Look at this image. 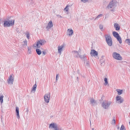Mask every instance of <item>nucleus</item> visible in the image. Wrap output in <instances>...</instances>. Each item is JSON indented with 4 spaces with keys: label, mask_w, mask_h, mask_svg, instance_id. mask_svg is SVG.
Masks as SVG:
<instances>
[{
    "label": "nucleus",
    "mask_w": 130,
    "mask_h": 130,
    "mask_svg": "<svg viewBox=\"0 0 130 130\" xmlns=\"http://www.w3.org/2000/svg\"><path fill=\"white\" fill-rule=\"evenodd\" d=\"M14 20L7 19L4 22V26L5 27L12 26L14 24Z\"/></svg>",
    "instance_id": "nucleus-1"
},
{
    "label": "nucleus",
    "mask_w": 130,
    "mask_h": 130,
    "mask_svg": "<svg viewBox=\"0 0 130 130\" xmlns=\"http://www.w3.org/2000/svg\"><path fill=\"white\" fill-rule=\"evenodd\" d=\"M49 128L53 130H63L56 123H52L49 125Z\"/></svg>",
    "instance_id": "nucleus-2"
},
{
    "label": "nucleus",
    "mask_w": 130,
    "mask_h": 130,
    "mask_svg": "<svg viewBox=\"0 0 130 130\" xmlns=\"http://www.w3.org/2000/svg\"><path fill=\"white\" fill-rule=\"evenodd\" d=\"M46 42V41L43 40H40L37 41V43L34 44L33 46L35 48H40L42 45H43Z\"/></svg>",
    "instance_id": "nucleus-3"
},
{
    "label": "nucleus",
    "mask_w": 130,
    "mask_h": 130,
    "mask_svg": "<svg viewBox=\"0 0 130 130\" xmlns=\"http://www.w3.org/2000/svg\"><path fill=\"white\" fill-rule=\"evenodd\" d=\"M112 57L114 59L118 61H120L122 59L120 55L116 52H114L112 53Z\"/></svg>",
    "instance_id": "nucleus-4"
},
{
    "label": "nucleus",
    "mask_w": 130,
    "mask_h": 130,
    "mask_svg": "<svg viewBox=\"0 0 130 130\" xmlns=\"http://www.w3.org/2000/svg\"><path fill=\"white\" fill-rule=\"evenodd\" d=\"M118 3L115 0L112 1L110 2L109 4L106 7V8L110 9L115 7L117 5Z\"/></svg>",
    "instance_id": "nucleus-5"
},
{
    "label": "nucleus",
    "mask_w": 130,
    "mask_h": 130,
    "mask_svg": "<svg viewBox=\"0 0 130 130\" xmlns=\"http://www.w3.org/2000/svg\"><path fill=\"white\" fill-rule=\"evenodd\" d=\"M112 103V102L110 101L104 100L103 102L102 106L103 108L107 109L108 108Z\"/></svg>",
    "instance_id": "nucleus-6"
},
{
    "label": "nucleus",
    "mask_w": 130,
    "mask_h": 130,
    "mask_svg": "<svg viewBox=\"0 0 130 130\" xmlns=\"http://www.w3.org/2000/svg\"><path fill=\"white\" fill-rule=\"evenodd\" d=\"M106 41L108 45L109 46H111L112 45V41L111 36L109 35L105 36Z\"/></svg>",
    "instance_id": "nucleus-7"
},
{
    "label": "nucleus",
    "mask_w": 130,
    "mask_h": 130,
    "mask_svg": "<svg viewBox=\"0 0 130 130\" xmlns=\"http://www.w3.org/2000/svg\"><path fill=\"white\" fill-rule=\"evenodd\" d=\"M72 52L73 53V55L74 56V57H75L78 58L79 57L82 59L83 58H84V59H86V58L85 55H80L79 54L78 52L76 51H73Z\"/></svg>",
    "instance_id": "nucleus-8"
},
{
    "label": "nucleus",
    "mask_w": 130,
    "mask_h": 130,
    "mask_svg": "<svg viewBox=\"0 0 130 130\" xmlns=\"http://www.w3.org/2000/svg\"><path fill=\"white\" fill-rule=\"evenodd\" d=\"M51 97V94L50 92H48L45 94L44 96L45 102L46 103H48L50 100Z\"/></svg>",
    "instance_id": "nucleus-9"
},
{
    "label": "nucleus",
    "mask_w": 130,
    "mask_h": 130,
    "mask_svg": "<svg viewBox=\"0 0 130 130\" xmlns=\"http://www.w3.org/2000/svg\"><path fill=\"white\" fill-rule=\"evenodd\" d=\"M66 44L63 43L61 45H59L58 47V53L59 54L61 55L63 49L65 48Z\"/></svg>",
    "instance_id": "nucleus-10"
},
{
    "label": "nucleus",
    "mask_w": 130,
    "mask_h": 130,
    "mask_svg": "<svg viewBox=\"0 0 130 130\" xmlns=\"http://www.w3.org/2000/svg\"><path fill=\"white\" fill-rule=\"evenodd\" d=\"M14 77L13 75L12 74L10 75L7 80V82L8 84L11 85L13 84L14 81Z\"/></svg>",
    "instance_id": "nucleus-11"
},
{
    "label": "nucleus",
    "mask_w": 130,
    "mask_h": 130,
    "mask_svg": "<svg viewBox=\"0 0 130 130\" xmlns=\"http://www.w3.org/2000/svg\"><path fill=\"white\" fill-rule=\"evenodd\" d=\"M116 101L117 103L120 104L123 102L124 100L123 99L121 96L117 95L116 97Z\"/></svg>",
    "instance_id": "nucleus-12"
},
{
    "label": "nucleus",
    "mask_w": 130,
    "mask_h": 130,
    "mask_svg": "<svg viewBox=\"0 0 130 130\" xmlns=\"http://www.w3.org/2000/svg\"><path fill=\"white\" fill-rule=\"evenodd\" d=\"M90 54L92 56L94 57L95 58H97L99 59L98 53L94 50H91Z\"/></svg>",
    "instance_id": "nucleus-13"
},
{
    "label": "nucleus",
    "mask_w": 130,
    "mask_h": 130,
    "mask_svg": "<svg viewBox=\"0 0 130 130\" xmlns=\"http://www.w3.org/2000/svg\"><path fill=\"white\" fill-rule=\"evenodd\" d=\"M67 35L69 37H71L74 35V31L71 28L67 29L66 32Z\"/></svg>",
    "instance_id": "nucleus-14"
},
{
    "label": "nucleus",
    "mask_w": 130,
    "mask_h": 130,
    "mask_svg": "<svg viewBox=\"0 0 130 130\" xmlns=\"http://www.w3.org/2000/svg\"><path fill=\"white\" fill-rule=\"evenodd\" d=\"M53 26V23L52 21H50L48 23L46 27V29L47 30H49Z\"/></svg>",
    "instance_id": "nucleus-15"
},
{
    "label": "nucleus",
    "mask_w": 130,
    "mask_h": 130,
    "mask_svg": "<svg viewBox=\"0 0 130 130\" xmlns=\"http://www.w3.org/2000/svg\"><path fill=\"white\" fill-rule=\"evenodd\" d=\"M71 5L68 4L66 5L64 9V11L67 13V14H68L70 10V8L71 7Z\"/></svg>",
    "instance_id": "nucleus-16"
},
{
    "label": "nucleus",
    "mask_w": 130,
    "mask_h": 130,
    "mask_svg": "<svg viewBox=\"0 0 130 130\" xmlns=\"http://www.w3.org/2000/svg\"><path fill=\"white\" fill-rule=\"evenodd\" d=\"M113 26L114 28H115L116 30L118 31L120 29V26L118 23H115L113 24Z\"/></svg>",
    "instance_id": "nucleus-17"
},
{
    "label": "nucleus",
    "mask_w": 130,
    "mask_h": 130,
    "mask_svg": "<svg viewBox=\"0 0 130 130\" xmlns=\"http://www.w3.org/2000/svg\"><path fill=\"white\" fill-rule=\"evenodd\" d=\"M15 111L17 118L18 119H19L20 118V116L19 114V108L17 106L16 107Z\"/></svg>",
    "instance_id": "nucleus-18"
},
{
    "label": "nucleus",
    "mask_w": 130,
    "mask_h": 130,
    "mask_svg": "<svg viewBox=\"0 0 130 130\" xmlns=\"http://www.w3.org/2000/svg\"><path fill=\"white\" fill-rule=\"evenodd\" d=\"M90 102L91 104L92 105H94L96 104V101L93 99H91Z\"/></svg>",
    "instance_id": "nucleus-19"
},
{
    "label": "nucleus",
    "mask_w": 130,
    "mask_h": 130,
    "mask_svg": "<svg viewBox=\"0 0 130 130\" xmlns=\"http://www.w3.org/2000/svg\"><path fill=\"white\" fill-rule=\"evenodd\" d=\"M116 91L117 92V93L118 95H120L122 94L123 93V90H122L117 89L116 90Z\"/></svg>",
    "instance_id": "nucleus-20"
},
{
    "label": "nucleus",
    "mask_w": 130,
    "mask_h": 130,
    "mask_svg": "<svg viewBox=\"0 0 130 130\" xmlns=\"http://www.w3.org/2000/svg\"><path fill=\"white\" fill-rule=\"evenodd\" d=\"M27 53L28 54H30L32 52L31 48L32 47L31 46H29L27 47Z\"/></svg>",
    "instance_id": "nucleus-21"
},
{
    "label": "nucleus",
    "mask_w": 130,
    "mask_h": 130,
    "mask_svg": "<svg viewBox=\"0 0 130 130\" xmlns=\"http://www.w3.org/2000/svg\"><path fill=\"white\" fill-rule=\"evenodd\" d=\"M37 88V85L36 84H35L33 86L31 92H34L36 91Z\"/></svg>",
    "instance_id": "nucleus-22"
},
{
    "label": "nucleus",
    "mask_w": 130,
    "mask_h": 130,
    "mask_svg": "<svg viewBox=\"0 0 130 130\" xmlns=\"http://www.w3.org/2000/svg\"><path fill=\"white\" fill-rule=\"evenodd\" d=\"M22 43V46L23 47H25L27 46V42L26 40H24Z\"/></svg>",
    "instance_id": "nucleus-23"
},
{
    "label": "nucleus",
    "mask_w": 130,
    "mask_h": 130,
    "mask_svg": "<svg viewBox=\"0 0 130 130\" xmlns=\"http://www.w3.org/2000/svg\"><path fill=\"white\" fill-rule=\"evenodd\" d=\"M112 35L113 36L116 38L117 37H118V36H120L117 32L115 31L113 32Z\"/></svg>",
    "instance_id": "nucleus-24"
},
{
    "label": "nucleus",
    "mask_w": 130,
    "mask_h": 130,
    "mask_svg": "<svg viewBox=\"0 0 130 130\" xmlns=\"http://www.w3.org/2000/svg\"><path fill=\"white\" fill-rule=\"evenodd\" d=\"M116 38L117 40L119 42V43L120 44H121L122 43V40L121 37L119 36Z\"/></svg>",
    "instance_id": "nucleus-25"
},
{
    "label": "nucleus",
    "mask_w": 130,
    "mask_h": 130,
    "mask_svg": "<svg viewBox=\"0 0 130 130\" xmlns=\"http://www.w3.org/2000/svg\"><path fill=\"white\" fill-rule=\"evenodd\" d=\"M84 59V63L85 64V65L87 67H88L89 66V61L85 59H84V58H83Z\"/></svg>",
    "instance_id": "nucleus-26"
},
{
    "label": "nucleus",
    "mask_w": 130,
    "mask_h": 130,
    "mask_svg": "<svg viewBox=\"0 0 130 130\" xmlns=\"http://www.w3.org/2000/svg\"><path fill=\"white\" fill-rule=\"evenodd\" d=\"M125 42L129 46H130V39H126L125 41Z\"/></svg>",
    "instance_id": "nucleus-27"
},
{
    "label": "nucleus",
    "mask_w": 130,
    "mask_h": 130,
    "mask_svg": "<svg viewBox=\"0 0 130 130\" xmlns=\"http://www.w3.org/2000/svg\"><path fill=\"white\" fill-rule=\"evenodd\" d=\"M4 96L3 95H0V102L2 104L3 103V98Z\"/></svg>",
    "instance_id": "nucleus-28"
},
{
    "label": "nucleus",
    "mask_w": 130,
    "mask_h": 130,
    "mask_svg": "<svg viewBox=\"0 0 130 130\" xmlns=\"http://www.w3.org/2000/svg\"><path fill=\"white\" fill-rule=\"evenodd\" d=\"M36 51L37 54L38 55H40L41 53V51L37 48L36 50Z\"/></svg>",
    "instance_id": "nucleus-29"
},
{
    "label": "nucleus",
    "mask_w": 130,
    "mask_h": 130,
    "mask_svg": "<svg viewBox=\"0 0 130 130\" xmlns=\"http://www.w3.org/2000/svg\"><path fill=\"white\" fill-rule=\"evenodd\" d=\"M104 80L105 82L104 85L105 86H106L108 84V82L107 78H104Z\"/></svg>",
    "instance_id": "nucleus-30"
},
{
    "label": "nucleus",
    "mask_w": 130,
    "mask_h": 130,
    "mask_svg": "<svg viewBox=\"0 0 130 130\" xmlns=\"http://www.w3.org/2000/svg\"><path fill=\"white\" fill-rule=\"evenodd\" d=\"M25 35L26 36V37H27V38L28 39H29V34L28 32H26L25 34Z\"/></svg>",
    "instance_id": "nucleus-31"
},
{
    "label": "nucleus",
    "mask_w": 130,
    "mask_h": 130,
    "mask_svg": "<svg viewBox=\"0 0 130 130\" xmlns=\"http://www.w3.org/2000/svg\"><path fill=\"white\" fill-rule=\"evenodd\" d=\"M120 130H126V128L125 127L124 125L122 124L121 125V126L120 128Z\"/></svg>",
    "instance_id": "nucleus-32"
},
{
    "label": "nucleus",
    "mask_w": 130,
    "mask_h": 130,
    "mask_svg": "<svg viewBox=\"0 0 130 130\" xmlns=\"http://www.w3.org/2000/svg\"><path fill=\"white\" fill-rule=\"evenodd\" d=\"M115 118H113V119L111 121V124L113 125H115L116 123V121L115 119Z\"/></svg>",
    "instance_id": "nucleus-33"
},
{
    "label": "nucleus",
    "mask_w": 130,
    "mask_h": 130,
    "mask_svg": "<svg viewBox=\"0 0 130 130\" xmlns=\"http://www.w3.org/2000/svg\"><path fill=\"white\" fill-rule=\"evenodd\" d=\"M102 14H100L99 15H98L95 18V20H97V19H99V18L102 17Z\"/></svg>",
    "instance_id": "nucleus-34"
},
{
    "label": "nucleus",
    "mask_w": 130,
    "mask_h": 130,
    "mask_svg": "<svg viewBox=\"0 0 130 130\" xmlns=\"http://www.w3.org/2000/svg\"><path fill=\"white\" fill-rule=\"evenodd\" d=\"M103 26L102 24H100L99 25V28L100 29L102 30L103 28Z\"/></svg>",
    "instance_id": "nucleus-35"
},
{
    "label": "nucleus",
    "mask_w": 130,
    "mask_h": 130,
    "mask_svg": "<svg viewBox=\"0 0 130 130\" xmlns=\"http://www.w3.org/2000/svg\"><path fill=\"white\" fill-rule=\"evenodd\" d=\"M81 1L83 3H85L88 2L89 0H81Z\"/></svg>",
    "instance_id": "nucleus-36"
},
{
    "label": "nucleus",
    "mask_w": 130,
    "mask_h": 130,
    "mask_svg": "<svg viewBox=\"0 0 130 130\" xmlns=\"http://www.w3.org/2000/svg\"><path fill=\"white\" fill-rule=\"evenodd\" d=\"M26 113L27 114H28L29 112V110L28 108H27L26 109Z\"/></svg>",
    "instance_id": "nucleus-37"
},
{
    "label": "nucleus",
    "mask_w": 130,
    "mask_h": 130,
    "mask_svg": "<svg viewBox=\"0 0 130 130\" xmlns=\"http://www.w3.org/2000/svg\"><path fill=\"white\" fill-rule=\"evenodd\" d=\"M59 77V75L58 74H57L56 75V80L57 81L58 80V78Z\"/></svg>",
    "instance_id": "nucleus-38"
},
{
    "label": "nucleus",
    "mask_w": 130,
    "mask_h": 130,
    "mask_svg": "<svg viewBox=\"0 0 130 130\" xmlns=\"http://www.w3.org/2000/svg\"><path fill=\"white\" fill-rule=\"evenodd\" d=\"M42 52L44 55H45L46 54V52L45 51H42Z\"/></svg>",
    "instance_id": "nucleus-39"
},
{
    "label": "nucleus",
    "mask_w": 130,
    "mask_h": 130,
    "mask_svg": "<svg viewBox=\"0 0 130 130\" xmlns=\"http://www.w3.org/2000/svg\"><path fill=\"white\" fill-rule=\"evenodd\" d=\"M58 16H59V17H60V18H62V17L61 15H58Z\"/></svg>",
    "instance_id": "nucleus-40"
},
{
    "label": "nucleus",
    "mask_w": 130,
    "mask_h": 130,
    "mask_svg": "<svg viewBox=\"0 0 130 130\" xmlns=\"http://www.w3.org/2000/svg\"><path fill=\"white\" fill-rule=\"evenodd\" d=\"M119 128H120V127H119V126H118L117 127V129H119Z\"/></svg>",
    "instance_id": "nucleus-41"
},
{
    "label": "nucleus",
    "mask_w": 130,
    "mask_h": 130,
    "mask_svg": "<svg viewBox=\"0 0 130 130\" xmlns=\"http://www.w3.org/2000/svg\"><path fill=\"white\" fill-rule=\"evenodd\" d=\"M92 130H94V128H92Z\"/></svg>",
    "instance_id": "nucleus-42"
},
{
    "label": "nucleus",
    "mask_w": 130,
    "mask_h": 130,
    "mask_svg": "<svg viewBox=\"0 0 130 130\" xmlns=\"http://www.w3.org/2000/svg\"><path fill=\"white\" fill-rule=\"evenodd\" d=\"M129 125H130V122H129Z\"/></svg>",
    "instance_id": "nucleus-43"
}]
</instances>
